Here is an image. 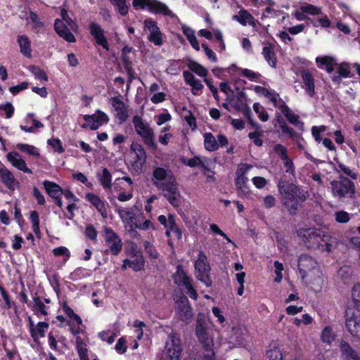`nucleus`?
<instances>
[{
  "label": "nucleus",
  "mask_w": 360,
  "mask_h": 360,
  "mask_svg": "<svg viewBox=\"0 0 360 360\" xmlns=\"http://www.w3.org/2000/svg\"><path fill=\"white\" fill-rule=\"evenodd\" d=\"M153 182L164 196L174 207L180 205L181 194L176 178L171 172L162 167H157L153 171Z\"/></svg>",
  "instance_id": "f257e3e1"
},
{
  "label": "nucleus",
  "mask_w": 360,
  "mask_h": 360,
  "mask_svg": "<svg viewBox=\"0 0 360 360\" xmlns=\"http://www.w3.org/2000/svg\"><path fill=\"white\" fill-rule=\"evenodd\" d=\"M299 273L302 279L314 289L319 291L324 283V278L317 262L307 255H302L298 261Z\"/></svg>",
  "instance_id": "f03ea898"
},
{
  "label": "nucleus",
  "mask_w": 360,
  "mask_h": 360,
  "mask_svg": "<svg viewBox=\"0 0 360 360\" xmlns=\"http://www.w3.org/2000/svg\"><path fill=\"white\" fill-rule=\"evenodd\" d=\"M278 189L284 198V204L288 207L291 214H295L297 210L300 201L305 199V195L295 184H287L284 181L279 182Z\"/></svg>",
  "instance_id": "7ed1b4c3"
},
{
  "label": "nucleus",
  "mask_w": 360,
  "mask_h": 360,
  "mask_svg": "<svg viewBox=\"0 0 360 360\" xmlns=\"http://www.w3.org/2000/svg\"><path fill=\"white\" fill-rule=\"evenodd\" d=\"M297 236L302 238L306 246L309 248H323L322 240L328 239V233L316 229H300L297 231Z\"/></svg>",
  "instance_id": "20e7f679"
},
{
  "label": "nucleus",
  "mask_w": 360,
  "mask_h": 360,
  "mask_svg": "<svg viewBox=\"0 0 360 360\" xmlns=\"http://www.w3.org/2000/svg\"><path fill=\"white\" fill-rule=\"evenodd\" d=\"M330 186L333 196L338 199L353 198L355 195L354 184L342 176L338 180L332 181Z\"/></svg>",
  "instance_id": "39448f33"
},
{
  "label": "nucleus",
  "mask_w": 360,
  "mask_h": 360,
  "mask_svg": "<svg viewBox=\"0 0 360 360\" xmlns=\"http://www.w3.org/2000/svg\"><path fill=\"white\" fill-rule=\"evenodd\" d=\"M195 333L202 347L207 351H212L214 335L212 333V329L208 326L203 317L198 316L197 318Z\"/></svg>",
  "instance_id": "423d86ee"
},
{
  "label": "nucleus",
  "mask_w": 360,
  "mask_h": 360,
  "mask_svg": "<svg viewBox=\"0 0 360 360\" xmlns=\"http://www.w3.org/2000/svg\"><path fill=\"white\" fill-rule=\"evenodd\" d=\"M126 253L128 258L123 261L122 269L126 270L127 267H130L135 271H141L143 268L144 261L138 247L134 243H130L127 248Z\"/></svg>",
  "instance_id": "0eeeda50"
},
{
  "label": "nucleus",
  "mask_w": 360,
  "mask_h": 360,
  "mask_svg": "<svg viewBox=\"0 0 360 360\" xmlns=\"http://www.w3.org/2000/svg\"><path fill=\"white\" fill-rule=\"evenodd\" d=\"M194 264L197 278L206 286H210L212 285V280L209 275L210 271V264L206 255L201 250L198 251V256L194 259Z\"/></svg>",
  "instance_id": "6e6552de"
},
{
  "label": "nucleus",
  "mask_w": 360,
  "mask_h": 360,
  "mask_svg": "<svg viewBox=\"0 0 360 360\" xmlns=\"http://www.w3.org/2000/svg\"><path fill=\"white\" fill-rule=\"evenodd\" d=\"M61 310L65 314V317L58 316L57 319L60 321H66L72 334H79L82 331V321L81 318L65 303H63L61 306Z\"/></svg>",
  "instance_id": "1a4fd4ad"
},
{
  "label": "nucleus",
  "mask_w": 360,
  "mask_h": 360,
  "mask_svg": "<svg viewBox=\"0 0 360 360\" xmlns=\"http://www.w3.org/2000/svg\"><path fill=\"white\" fill-rule=\"evenodd\" d=\"M345 325L352 337L360 340V310L349 307L346 310Z\"/></svg>",
  "instance_id": "9d476101"
},
{
  "label": "nucleus",
  "mask_w": 360,
  "mask_h": 360,
  "mask_svg": "<svg viewBox=\"0 0 360 360\" xmlns=\"http://www.w3.org/2000/svg\"><path fill=\"white\" fill-rule=\"evenodd\" d=\"M182 351L180 339L176 335H170L162 352L163 360H178Z\"/></svg>",
  "instance_id": "9b49d317"
},
{
  "label": "nucleus",
  "mask_w": 360,
  "mask_h": 360,
  "mask_svg": "<svg viewBox=\"0 0 360 360\" xmlns=\"http://www.w3.org/2000/svg\"><path fill=\"white\" fill-rule=\"evenodd\" d=\"M133 6L138 8H147L154 13L170 15L172 12L165 4L155 0H134Z\"/></svg>",
  "instance_id": "f8f14e48"
},
{
  "label": "nucleus",
  "mask_w": 360,
  "mask_h": 360,
  "mask_svg": "<svg viewBox=\"0 0 360 360\" xmlns=\"http://www.w3.org/2000/svg\"><path fill=\"white\" fill-rule=\"evenodd\" d=\"M132 122L136 132L146 143L153 141L154 136L153 131L141 116L134 115Z\"/></svg>",
  "instance_id": "ddd939ff"
},
{
  "label": "nucleus",
  "mask_w": 360,
  "mask_h": 360,
  "mask_svg": "<svg viewBox=\"0 0 360 360\" xmlns=\"http://www.w3.org/2000/svg\"><path fill=\"white\" fill-rule=\"evenodd\" d=\"M204 146L208 151H215L219 147H225L229 144L227 137L223 134H219L216 138L212 133L205 132L203 134Z\"/></svg>",
  "instance_id": "4468645a"
},
{
  "label": "nucleus",
  "mask_w": 360,
  "mask_h": 360,
  "mask_svg": "<svg viewBox=\"0 0 360 360\" xmlns=\"http://www.w3.org/2000/svg\"><path fill=\"white\" fill-rule=\"evenodd\" d=\"M84 120L86 123L82 124L83 128L89 127L91 129L96 130L103 124H107L109 122V117L104 112L98 110L93 115H85Z\"/></svg>",
  "instance_id": "2eb2a0df"
},
{
  "label": "nucleus",
  "mask_w": 360,
  "mask_h": 360,
  "mask_svg": "<svg viewBox=\"0 0 360 360\" xmlns=\"http://www.w3.org/2000/svg\"><path fill=\"white\" fill-rule=\"evenodd\" d=\"M252 167L251 165L241 164L238 166L236 171V185L238 191L245 195L249 193L248 188V178L246 177L247 173Z\"/></svg>",
  "instance_id": "dca6fc26"
},
{
  "label": "nucleus",
  "mask_w": 360,
  "mask_h": 360,
  "mask_svg": "<svg viewBox=\"0 0 360 360\" xmlns=\"http://www.w3.org/2000/svg\"><path fill=\"white\" fill-rule=\"evenodd\" d=\"M176 310L180 319L184 322L188 323L193 317V309L184 295L176 298Z\"/></svg>",
  "instance_id": "f3484780"
},
{
  "label": "nucleus",
  "mask_w": 360,
  "mask_h": 360,
  "mask_svg": "<svg viewBox=\"0 0 360 360\" xmlns=\"http://www.w3.org/2000/svg\"><path fill=\"white\" fill-rule=\"evenodd\" d=\"M144 30L149 33L148 39L156 46H161L163 43L162 34L157 23L151 20L146 19L143 22Z\"/></svg>",
  "instance_id": "a211bd4d"
},
{
  "label": "nucleus",
  "mask_w": 360,
  "mask_h": 360,
  "mask_svg": "<svg viewBox=\"0 0 360 360\" xmlns=\"http://www.w3.org/2000/svg\"><path fill=\"white\" fill-rule=\"evenodd\" d=\"M174 281L179 285L184 286L187 290L191 298L196 300L198 293L191 284V280L186 276V274L181 268H178L174 276Z\"/></svg>",
  "instance_id": "6ab92c4d"
},
{
  "label": "nucleus",
  "mask_w": 360,
  "mask_h": 360,
  "mask_svg": "<svg viewBox=\"0 0 360 360\" xmlns=\"http://www.w3.org/2000/svg\"><path fill=\"white\" fill-rule=\"evenodd\" d=\"M112 112L120 123L124 122L129 117V110L120 96L111 98L110 100Z\"/></svg>",
  "instance_id": "aec40b11"
},
{
  "label": "nucleus",
  "mask_w": 360,
  "mask_h": 360,
  "mask_svg": "<svg viewBox=\"0 0 360 360\" xmlns=\"http://www.w3.org/2000/svg\"><path fill=\"white\" fill-rule=\"evenodd\" d=\"M116 212L122 219L124 227L129 231L134 232L135 213L131 208L116 207Z\"/></svg>",
  "instance_id": "412c9836"
},
{
  "label": "nucleus",
  "mask_w": 360,
  "mask_h": 360,
  "mask_svg": "<svg viewBox=\"0 0 360 360\" xmlns=\"http://www.w3.org/2000/svg\"><path fill=\"white\" fill-rule=\"evenodd\" d=\"M105 240L106 245L114 255H117L122 250V244L121 240L116 233L111 229L105 228Z\"/></svg>",
  "instance_id": "4be33fe9"
},
{
  "label": "nucleus",
  "mask_w": 360,
  "mask_h": 360,
  "mask_svg": "<svg viewBox=\"0 0 360 360\" xmlns=\"http://www.w3.org/2000/svg\"><path fill=\"white\" fill-rule=\"evenodd\" d=\"M7 160L13 167L25 173L32 174V170L27 166V164L22 156L15 151H11L6 155Z\"/></svg>",
  "instance_id": "5701e85b"
},
{
  "label": "nucleus",
  "mask_w": 360,
  "mask_h": 360,
  "mask_svg": "<svg viewBox=\"0 0 360 360\" xmlns=\"http://www.w3.org/2000/svg\"><path fill=\"white\" fill-rule=\"evenodd\" d=\"M90 33L94 37L97 44L101 46L105 50H109V44L104 35V30L96 23L92 22L90 25Z\"/></svg>",
  "instance_id": "b1692460"
},
{
  "label": "nucleus",
  "mask_w": 360,
  "mask_h": 360,
  "mask_svg": "<svg viewBox=\"0 0 360 360\" xmlns=\"http://www.w3.org/2000/svg\"><path fill=\"white\" fill-rule=\"evenodd\" d=\"M287 352L276 342H271L266 351L268 360H284Z\"/></svg>",
  "instance_id": "393cba45"
},
{
  "label": "nucleus",
  "mask_w": 360,
  "mask_h": 360,
  "mask_svg": "<svg viewBox=\"0 0 360 360\" xmlns=\"http://www.w3.org/2000/svg\"><path fill=\"white\" fill-rule=\"evenodd\" d=\"M339 347L342 360H360L358 352L347 342L341 340Z\"/></svg>",
  "instance_id": "a878e982"
},
{
  "label": "nucleus",
  "mask_w": 360,
  "mask_h": 360,
  "mask_svg": "<svg viewBox=\"0 0 360 360\" xmlns=\"http://www.w3.org/2000/svg\"><path fill=\"white\" fill-rule=\"evenodd\" d=\"M315 61L319 68L325 69L328 73H332L338 65L335 58L327 56L316 57Z\"/></svg>",
  "instance_id": "bb28decb"
},
{
  "label": "nucleus",
  "mask_w": 360,
  "mask_h": 360,
  "mask_svg": "<svg viewBox=\"0 0 360 360\" xmlns=\"http://www.w3.org/2000/svg\"><path fill=\"white\" fill-rule=\"evenodd\" d=\"M1 181L11 191H14L19 186V182L15 179L13 174L6 167L0 172Z\"/></svg>",
  "instance_id": "cd10ccee"
},
{
  "label": "nucleus",
  "mask_w": 360,
  "mask_h": 360,
  "mask_svg": "<svg viewBox=\"0 0 360 360\" xmlns=\"http://www.w3.org/2000/svg\"><path fill=\"white\" fill-rule=\"evenodd\" d=\"M86 200L94 205L103 218L108 217L106 204L100 197L94 193H87L86 195Z\"/></svg>",
  "instance_id": "c85d7f7f"
},
{
  "label": "nucleus",
  "mask_w": 360,
  "mask_h": 360,
  "mask_svg": "<svg viewBox=\"0 0 360 360\" xmlns=\"http://www.w3.org/2000/svg\"><path fill=\"white\" fill-rule=\"evenodd\" d=\"M54 26L56 32L65 40L68 42H74L75 41V38L70 32L68 25L64 24L62 20L59 19L56 20Z\"/></svg>",
  "instance_id": "c756f323"
},
{
  "label": "nucleus",
  "mask_w": 360,
  "mask_h": 360,
  "mask_svg": "<svg viewBox=\"0 0 360 360\" xmlns=\"http://www.w3.org/2000/svg\"><path fill=\"white\" fill-rule=\"evenodd\" d=\"M131 148L134 151L136 156V160L132 165L133 167L136 171H139L146 162V153L143 148L139 144H132Z\"/></svg>",
  "instance_id": "7c9ffc66"
},
{
  "label": "nucleus",
  "mask_w": 360,
  "mask_h": 360,
  "mask_svg": "<svg viewBox=\"0 0 360 360\" xmlns=\"http://www.w3.org/2000/svg\"><path fill=\"white\" fill-rule=\"evenodd\" d=\"M165 228L166 229V235L168 238H174L177 240L181 239V231L177 226L175 218L173 215H169V221Z\"/></svg>",
  "instance_id": "2f4dec72"
},
{
  "label": "nucleus",
  "mask_w": 360,
  "mask_h": 360,
  "mask_svg": "<svg viewBox=\"0 0 360 360\" xmlns=\"http://www.w3.org/2000/svg\"><path fill=\"white\" fill-rule=\"evenodd\" d=\"M246 330L243 328H233V334L229 338V342L236 347L243 346L245 342Z\"/></svg>",
  "instance_id": "473e14b6"
},
{
  "label": "nucleus",
  "mask_w": 360,
  "mask_h": 360,
  "mask_svg": "<svg viewBox=\"0 0 360 360\" xmlns=\"http://www.w3.org/2000/svg\"><path fill=\"white\" fill-rule=\"evenodd\" d=\"M17 42L20 47V53L27 58L32 56L31 41L27 36L20 34L17 37Z\"/></svg>",
  "instance_id": "72a5a7b5"
},
{
  "label": "nucleus",
  "mask_w": 360,
  "mask_h": 360,
  "mask_svg": "<svg viewBox=\"0 0 360 360\" xmlns=\"http://www.w3.org/2000/svg\"><path fill=\"white\" fill-rule=\"evenodd\" d=\"M337 74L331 76V79L335 84H340L342 78H347L350 73L349 66L347 63H340L337 65Z\"/></svg>",
  "instance_id": "f704fd0d"
},
{
  "label": "nucleus",
  "mask_w": 360,
  "mask_h": 360,
  "mask_svg": "<svg viewBox=\"0 0 360 360\" xmlns=\"http://www.w3.org/2000/svg\"><path fill=\"white\" fill-rule=\"evenodd\" d=\"M233 19L243 26L247 25L255 26V18L246 10H240L238 14L233 16Z\"/></svg>",
  "instance_id": "c9c22d12"
},
{
  "label": "nucleus",
  "mask_w": 360,
  "mask_h": 360,
  "mask_svg": "<svg viewBox=\"0 0 360 360\" xmlns=\"http://www.w3.org/2000/svg\"><path fill=\"white\" fill-rule=\"evenodd\" d=\"M49 325L46 322H39L30 330L33 340L37 342L39 338H43Z\"/></svg>",
  "instance_id": "e433bc0d"
},
{
  "label": "nucleus",
  "mask_w": 360,
  "mask_h": 360,
  "mask_svg": "<svg viewBox=\"0 0 360 360\" xmlns=\"http://www.w3.org/2000/svg\"><path fill=\"white\" fill-rule=\"evenodd\" d=\"M136 51L129 46H125L122 49V58L124 66L128 71L131 69L133 60L135 59Z\"/></svg>",
  "instance_id": "4c0bfd02"
},
{
  "label": "nucleus",
  "mask_w": 360,
  "mask_h": 360,
  "mask_svg": "<svg viewBox=\"0 0 360 360\" xmlns=\"http://www.w3.org/2000/svg\"><path fill=\"white\" fill-rule=\"evenodd\" d=\"M43 185L48 195L52 198L61 196L63 194L61 187L54 182L46 180L43 182Z\"/></svg>",
  "instance_id": "58836bf2"
},
{
  "label": "nucleus",
  "mask_w": 360,
  "mask_h": 360,
  "mask_svg": "<svg viewBox=\"0 0 360 360\" xmlns=\"http://www.w3.org/2000/svg\"><path fill=\"white\" fill-rule=\"evenodd\" d=\"M33 302L34 303L32 307V309L34 311V314L39 319H41L43 316H45L48 314V309L39 297H34Z\"/></svg>",
  "instance_id": "ea45409f"
},
{
  "label": "nucleus",
  "mask_w": 360,
  "mask_h": 360,
  "mask_svg": "<svg viewBox=\"0 0 360 360\" xmlns=\"http://www.w3.org/2000/svg\"><path fill=\"white\" fill-rule=\"evenodd\" d=\"M302 78L306 91L310 96H313L314 94V81L311 74L307 71H304L302 73Z\"/></svg>",
  "instance_id": "a19ab883"
},
{
  "label": "nucleus",
  "mask_w": 360,
  "mask_h": 360,
  "mask_svg": "<svg viewBox=\"0 0 360 360\" xmlns=\"http://www.w3.org/2000/svg\"><path fill=\"white\" fill-rule=\"evenodd\" d=\"M15 147L21 152L25 153L30 156L39 158L40 155L39 150L32 145L20 143L16 144Z\"/></svg>",
  "instance_id": "79ce46f5"
},
{
  "label": "nucleus",
  "mask_w": 360,
  "mask_h": 360,
  "mask_svg": "<svg viewBox=\"0 0 360 360\" xmlns=\"http://www.w3.org/2000/svg\"><path fill=\"white\" fill-rule=\"evenodd\" d=\"M182 30L184 35L186 37L187 39L192 46V47L196 51H200V44L195 37V32L192 29L186 26H183Z\"/></svg>",
  "instance_id": "37998d69"
},
{
  "label": "nucleus",
  "mask_w": 360,
  "mask_h": 360,
  "mask_svg": "<svg viewBox=\"0 0 360 360\" xmlns=\"http://www.w3.org/2000/svg\"><path fill=\"white\" fill-rule=\"evenodd\" d=\"M278 108L284 114L290 122L295 125L302 124L298 115L294 114L288 106L283 103Z\"/></svg>",
  "instance_id": "c03bdc74"
},
{
  "label": "nucleus",
  "mask_w": 360,
  "mask_h": 360,
  "mask_svg": "<svg viewBox=\"0 0 360 360\" xmlns=\"http://www.w3.org/2000/svg\"><path fill=\"white\" fill-rule=\"evenodd\" d=\"M187 66L200 77H206L208 74V70L205 67L194 60L188 61Z\"/></svg>",
  "instance_id": "a18cd8bd"
},
{
  "label": "nucleus",
  "mask_w": 360,
  "mask_h": 360,
  "mask_svg": "<svg viewBox=\"0 0 360 360\" xmlns=\"http://www.w3.org/2000/svg\"><path fill=\"white\" fill-rule=\"evenodd\" d=\"M336 338V334L330 326L325 327L321 334V340L323 342L330 345Z\"/></svg>",
  "instance_id": "49530a36"
},
{
  "label": "nucleus",
  "mask_w": 360,
  "mask_h": 360,
  "mask_svg": "<svg viewBox=\"0 0 360 360\" xmlns=\"http://www.w3.org/2000/svg\"><path fill=\"white\" fill-rule=\"evenodd\" d=\"M263 96L268 98L274 106L279 108L284 102L279 97L278 94L274 90L266 88Z\"/></svg>",
  "instance_id": "de8ad7c7"
},
{
  "label": "nucleus",
  "mask_w": 360,
  "mask_h": 360,
  "mask_svg": "<svg viewBox=\"0 0 360 360\" xmlns=\"http://www.w3.org/2000/svg\"><path fill=\"white\" fill-rule=\"evenodd\" d=\"M263 96L268 98L274 106L279 108L284 102L279 97L278 94L274 90L266 88Z\"/></svg>",
  "instance_id": "09e8293b"
},
{
  "label": "nucleus",
  "mask_w": 360,
  "mask_h": 360,
  "mask_svg": "<svg viewBox=\"0 0 360 360\" xmlns=\"http://www.w3.org/2000/svg\"><path fill=\"white\" fill-rule=\"evenodd\" d=\"M263 96L268 98L274 106L279 108L284 102L279 97L278 94L274 90L266 88Z\"/></svg>",
  "instance_id": "8fccbe9b"
},
{
  "label": "nucleus",
  "mask_w": 360,
  "mask_h": 360,
  "mask_svg": "<svg viewBox=\"0 0 360 360\" xmlns=\"http://www.w3.org/2000/svg\"><path fill=\"white\" fill-rule=\"evenodd\" d=\"M263 55L269 65L271 67H275L276 64V59L275 53L270 46H264L263 49Z\"/></svg>",
  "instance_id": "3c124183"
},
{
  "label": "nucleus",
  "mask_w": 360,
  "mask_h": 360,
  "mask_svg": "<svg viewBox=\"0 0 360 360\" xmlns=\"http://www.w3.org/2000/svg\"><path fill=\"white\" fill-rule=\"evenodd\" d=\"M328 239L326 240H322V244H323V248H321L322 250H325L328 252H330L334 250V248L338 245V240L336 238H334L328 234Z\"/></svg>",
  "instance_id": "603ef678"
},
{
  "label": "nucleus",
  "mask_w": 360,
  "mask_h": 360,
  "mask_svg": "<svg viewBox=\"0 0 360 360\" xmlns=\"http://www.w3.org/2000/svg\"><path fill=\"white\" fill-rule=\"evenodd\" d=\"M76 345L81 360H86L87 349L86 347V344L84 342L83 340L80 337H77Z\"/></svg>",
  "instance_id": "864d4df0"
},
{
  "label": "nucleus",
  "mask_w": 360,
  "mask_h": 360,
  "mask_svg": "<svg viewBox=\"0 0 360 360\" xmlns=\"http://www.w3.org/2000/svg\"><path fill=\"white\" fill-rule=\"evenodd\" d=\"M99 180L104 188H110L111 187L112 176L107 169H103L102 174L99 176Z\"/></svg>",
  "instance_id": "5fc2aeb1"
},
{
  "label": "nucleus",
  "mask_w": 360,
  "mask_h": 360,
  "mask_svg": "<svg viewBox=\"0 0 360 360\" xmlns=\"http://www.w3.org/2000/svg\"><path fill=\"white\" fill-rule=\"evenodd\" d=\"M28 69L34 75L35 79L44 81L48 80V77L46 72L39 67L31 65L28 68Z\"/></svg>",
  "instance_id": "6e6d98bb"
},
{
  "label": "nucleus",
  "mask_w": 360,
  "mask_h": 360,
  "mask_svg": "<svg viewBox=\"0 0 360 360\" xmlns=\"http://www.w3.org/2000/svg\"><path fill=\"white\" fill-rule=\"evenodd\" d=\"M300 10L305 13L312 15H316L321 13V8L320 7L314 6L308 4L301 6Z\"/></svg>",
  "instance_id": "4d7b16f0"
},
{
  "label": "nucleus",
  "mask_w": 360,
  "mask_h": 360,
  "mask_svg": "<svg viewBox=\"0 0 360 360\" xmlns=\"http://www.w3.org/2000/svg\"><path fill=\"white\" fill-rule=\"evenodd\" d=\"M156 124L158 126H162L164 124H166L171 121L172 120V115L168 112H165L162 113H160L158 115H156L154 117Z\"/></svg>",
  "instance_id": "13d9d810"
},
{
  "label": "nucleus",
  "mask_w": 360,
  "mask_h": 360,
  "mask_svg": "<svg viewBox=\"0 0 360 360\" xmlns=\"http://www.w3.org/2000/svg\"><path fill=\"white\" fill-rule=\"evenodd\" d=\"M98 336L103 341H106L109 345H111L115 341L117 333L110 330H106L99 333Z\"/></svg>",
  "instance_id": "bf43d9fd"
},
{
  "label": "nucleus",
  "mask_w": 360,
  "mask_h": 360,
  "mask_svg": "<svg viewBox=\"0 0 360 360\" xmlns=\"http://www.w3.org/2000/svg\"><path fill=\"white\" fill-rule=\"evenodd\" d=\"M253 110L258 115L259 118L262 122H266L268 120V119H269L268 114L264 110V108L259 103H254Z\"/></svg>",
  "instance_id": "052dcab7"
},
{
  "label": "nucleus",
  "mask_w": 360,
  "mask_h": 360,
  "mask_svg": "<svg viewBox=\"0 0 360 360\" xmlns=\"http://www.w3.org/2000/svg\"><path fill=\"white\" fill-rule=\"evenodd\" d=\"M281 14H284L282 11L276 9L274 6H267L262 15L265 18H276Z\"/></svg>",
  "instance_id": "680f3d73"
},
{
  "label": "nucleus",
  "mask_w": 360,
  "mask_h": 360,
  "mask_svg": "<svg viewBox=\"0 0 360 360\" xmlns=\"http://www.w3.org/2000/svg\"><path fill=\"white\" fill-rule=\"evenodd\" d=\"M27 20L28 23L32 24L33 27L35 29H39L42 27V22H41L39 18L36 13L33 12H30L29 13Z\"/></svg>",
  "instance_id": "e2e57ef3"
},
{
  "label": "nucleus",
  "mask_w": 360,
  "mask_h": 360,
  "mask_svg": "<svg viewBox=\"0 0 360 360\" xmlns=\"http://www.w3.org/2000/svg\"><path fill=\"white\" fill-rule=\"evenodd\" d=\"M30 219L32 224L33 231L36 234L39 233V219L38 213L35 211L31 212Z\"/></svg>",
  "instance_id": "0e129e2a"
},
{
  "label": "nucleus",
  "mask_w": 360,
  "mask_h": 360,
  "mask_svg": "<svg viewBox=\"0 0 360 360\" xmlns=\"http://www.w3.org/2000/svg\"><path fill=\"white\" fill-rule=\"evenodd\" d=\"M335 219L338 223L345 224L349 221V214L345 211L340 210L335 213Z\"/></svg>",
  "instance_id": "69168bd1"
},
{
  "label": "nucleus",
  "mask_w": 360,
  "mask_h": 360,
  "mask_svg": "<svg viewBox=\"0 0 360 360\" xmlns=\"http://www.w3.org/2000/svg\"><path fill=\"white\" fill-rule=\"evenodd\" d=\"M338 168L346 175L352 178V179H356L358 177V173L354 169H352L349 167H347L342 163H338Z\"/></svg>",
  "instance_id": "338daca9"
},
{
  "label": "nucleus",
  "mask_w": 360,
  "mask_h": 360,
  "mask_svg": "<svg viewBox=\"0 0 360 360\" xmlns=\"http://www.w3.org/2000/svg\"><path fill=\"white\" fill-rule=\"evenodd\" d=\"M112 3L117 7L119 13L122 15H125L128 13V6L126 4V0H110Z\"/></svg>",
  "instance_id": "774afa93"
}]
</instances>
